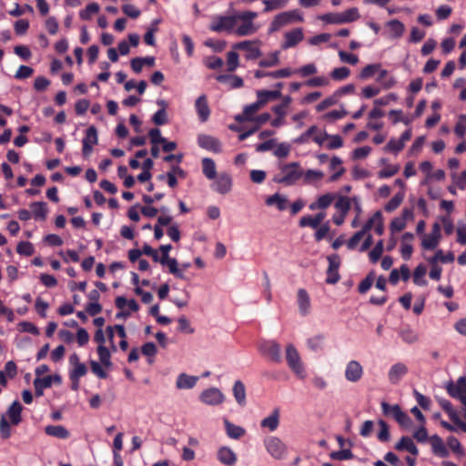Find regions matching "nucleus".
I'll return each mask as SVG.
<instances>
[{"label": "nucleus", "mask_w": 466, "mask_h": 466, "mask_svg": "<svg viewBox=\"0 0 466 466\" xmlns=\"http://www.w3.org/2000/svg\"><path fill=\"white\" fill-rule=\"evenodd\" d=\"M303 175L300 165L298 162H291L283 165L280 167V173L276 176L275 181L277 183L291 186L297 183Z\"/></svg>", "instance_id": "obj_1"}, {"label": "nucleus", "mask_w": 466, "mask_h": 466, "mask_svg": "<svg viewBox=\"0 0 466 466\" xmlns=\"http://www.w3.org/2000/svg\"><path fill=\"white\" fill-rule=\"evenodd\" d=\"M293 22H303V17L299 10H289L278 14L275 15L268 26V34L279 31L283 26H286Z\"/></svg>", "instance_id": "obj_2"}, {"label": "nucleus", "mask_w": 466, "mask_h": 466, "mask_svg": "<svg viewBox=\"0 0 466 466\" xmlns=\"http://www.w3.org/2000/svg\"><path fill=\"white\" fill-rule=\"evenodd\" d=\"M258 17V13L254 11H243L237 14V21H242V24L236 29L235 33L239 36L250 35L257 32L258 27L253 24V20Z\"/></svg>", "instance_id": "obj_3"}, {"label": "nucleus", "mask_w": 466, "mask_h": 466, "mask_svg": "<svg viewBox=\"0 0 466 466\" xmlns=\"http://www.w3.org/2000/svg\"><path fill=\"white\" fill-rule=\"evenodd\" d=\"M237 24V15H218L212 19L209 29L213 32L231 31Z\"/></svg>", "instance_id": "obj_4"}, {"label": "nucleus", "mask_w": 466, "mask_h": 466, "mask_svg": "<svg viewBox=\"0 0 466 466\" xmlns=\"http://www.w3.org/2000/svg\"><path fill=\"white\" fill-rule=\"evenodd\" d=\"M286 360L290 370L299 377L304 376V368L296 348L289 344L286 348Z\"/></svg>", "instance_id": "obj_5"}, {"label": "nucleus", "mask_w": 466, "mask_h": 466, "mask_svg": "<svg viewBox=\"0 0 466 466\" xmlns=\"http://www.w3.org/2000/svg\"><path fill=\"white\" fill-rule=\"evenodd\" d=\"M260 352L275 363L282 361L281 348L275 340H264L259 345Z\"/></svg>", "instance_id": "obj_6"}, {"label": "nucleus", "mask_w": 466, "mask_h": 466, "mask_svg": "<svg viewBox=\"0 0 466 466\" xmlns=\"http://www.w3.org/2000/svg\"><path fill=\"white\" fill-rule=\"evenodd\" d=\"M258 43V41L245 40L235 44L234 48L246 51L245 57L247 60H255L262 55Z\"/></svg>", "instance_id": "obj_7"}, {"label": "nucleus", "mask_w": 466, "mask_h": 466, "mask_svg": "<svg viewBox=\"0 0 466 466\" xmlns=\"http://www.w3.org/2000/svg\"><path fill=\"white\" fill-rule=\"evenodd\" d=\"M447 393L454 399L461 400L466 397V377H460L454 383L449 382L446 386Z\"/></svg>", "instance_id": "obj_8"}, {"label": "nucleus", "mask_w": 466, "mask_h": 466, "mask_svg": "<svg viewBox=\"0 0 466 466\" xmlns=\"http://www.w3.org/2000/svg\"><path fill=\"white\" fill-rule=\"evenodd\" d=\"M198 144L200 147L214 153H220L222 150L221 142L218 138L209 135H198Z\"/></svg>", "instance_id": "obj_9"}, {"label": "nucleus", "mask_w": 466, "mask_h": 466, "mask_svg": "<svg viewBox=\"0 0 466 466\" xmlns=\"http://www.w3.org/2000/svg\"><path fill=\"white\" fill-rule=\"evenodd\" d=\"M232 187L231 176L227 172H222L214 178L212 187L219 194H227Z\"/></svg>", "instance_id": "obj_10"}, {"label": "nucleus", "mask_w": 466, "mask_h": 466, "mask_svg": "<svg viewBox=\"0 0 466 466\" xmlns=\"http://www.w3.org/2000/svg\"><path fill=\"white\" fill-rule=\"evenodd\" d=\"M379 214H374L369 220L366 222L362 229L354 233V235L348 240L347 248L349 249H354L359 245L360 241L364 238L366 232L372 228L374 219L379 218Z\"/></svg>", "instance_id": "obj_11"}, {"label": "nucleus", "mask_w": 466, "mask_h": 466, "mask_svg": "<svg viewBox=\"0 0 466 466\" xmlns=\"http://www.w3.org/2000/svg\"><path fill=\"white\" fill-rule=\"evenodd\" d=\"M98 141L97 130L94 126H90L86 131V136L83 138V155L87 157L93 150V146L96 145Z\"/></svg>", "instance_id": "obj_12"}, {"label": "nucleus", "mask_w": 466, "mask_h": 466, "mask_svg": "<svg viewBox=\"0 0 466 466\" xmlns=\"http://www.w3.org/2000/svg\"><path fill=\"white\" fill-rule=\"evenodd\" d=\"M200 400L208 405H218L223 402L224 395L218 389L210 388L201 393Z\"/></svg>", "instance_id": "obj_13"}, {"label": "nucleus", "mask_w": 466, "mask_h": 466, "mask_svg": "<svg viewBox=\"0 0 466 466\" xmlns=\"http://www.w3.org/2000/svg\"><path fill=\"white\" fill-rule=\"evenodd\" d=\"M267 451L276 459H280L285 453V445L277 437H269L265 441Z\"/></svg>", "instance_id": "obj_14"}, {"label": "nucleus", "mask_w": 466, "mask_h": 466, "mask_svg": "<svg viewBox=\"0 0 466 466\" xmlns=\"http://www.w3.org/2000/svg\"><path fill=\"white\" fill-rule=\"evenodd\" d=\"M304 39L302 28H295L291 31L286 32L284 35V42L282 44L283 49H289L296 46Z\"/></svg>", "instance_id": "obj_15"}, {"label": "nucleus", "mask_w": 466, "mask_h": 466, "mask_svg": "<svg viewBox=\"0 0 466 466\" xmlns=\"http://www.w3.org/2000/svg\"><path fill=\"white\" fill-rule=\"evenodd\" d=\"M363 375V368L360 362L356 360H350L345 370V378L350 382L359 381Z\"/></svg>", "instance_id": "obj_16"}, {"label": "nucleus", "mask_w": 466, "mask_h": 466, "mask_svg": "<svg viewBox=\"0 0 466 466\" xmlns=\"http://www.w3.org/2000/svg\"><path fill=\"white\" fill-rule=\"evenodd\" d=\"M195 108L199 120L202 123L208 121L210 116V108L206 95H201L197 98V100L195 101Z\"/></svg>", "instance_id": "obj_17"}, {"label": "nucleus", "mask_w": 466, "mask_h": 466, "mask_svg": "<svg viewBox=\"0 0 466 466\" xmlns=\"http://www.w3.org/2000/svg\"><path fill=\"white\" fill-rule=\"evenodd\" d=\"M440 238V228L438 224H435L432 232L423 236L421 246L424 249L432 250L438 246Z\"/></svg>", "instance_id": "obj_18"}, {"label": "nucleus", "mask_w": 466, "mask_h": 466, "mask_svg": "<svg viewBox=\"0 0 466 466\" xmlns=\"http://www.w3.org/2000/svg\"><path fill=\"white\" fill-rule=\"evenodd\" d=\"M297 303L299 313L302 316H306L310 311V298L308 291L305 289H299L297 292Z\"/></svg>", "instance_id": "obj_19"}, {"label": "nucleus", "mask_w": 466, "mask_h": 466, "mask_svg": "<svg viewBox=\"0 0 466 466\" xmlns=\"http://www.w3.org/2000/svg\"><path fill=\"white\" fill-rule=\"evenodd\" d=\"M292 74H293L292 69L286 67V68H281V69H279L276 71H271V72H268V71H264V70H256L254 73V76L256 78H263V77L268 76V77L277 79V78L289 77Z\"/></svg>", "instance_id": "obj_20"}, {"label": "nucleus", "mask_w": 466, "mask_h": 466, "mask_svg": "<svg viewBox=\"0 0 466 466\" xmlns=\"http://www.w3.org/2000/svg\"><path fill=\"white\" fill-rule=\"evenodd\" d=\"M218 460L226 466H233L237 462L236 453L228 447H221L218 451Z\"/></svg>", "instance_id": "obj_21"}, {"label": "nucleus", "mask_w": 466, "mask_h": 466, "mask_svg": "<svg viewBox=\"0 0 466 466\" xmlns=\"http://www.w3.org/2000/svg\"><path fill=\"white\" fill-rule=\"evenodd\" d=\"M432 452L440 457V458H446L449 456V451L446 448L442 439L438 435H433L430 439Z\"/></svg>", "instance_id": "obj_22"}, {"label": "nucleus", "mask_w": 466, "mask_h": 466, "mask_svg": "<svg viewBox=\"0 0 466 466\" xmlns=\"http://www.w3.org/2000/svg\"><path fill=\"white\" fill-rule=\"evenodd\" d=\"M407 372L408 368L405 364L399 362L392 365L388 374L390 383L397 384Z\"/></svg>", "instance_id": "obj_23"}, {"label": "nucleus", "mask_w": 466, "mask_h": 466, "mask_svg": "<svg viewBox=\"0 0 466 466\" xmlns=\"http://www.w3.org/2000/svg\"><path fill=\"white\" fill-rule=\"evenodd\" d=\"M54 380H58V376L55 375V376H46V377H43V378H40V377H36L34 380V386H35V394L37 396H41L43 395V391L44 390L51 387L52 385V382Z\"/></svg>", "instance_id": "obj_24"}, {"label": "nucleus", "mask_w": 466, "mask_h": 466, "mask_svg": "<svg viewBox=\"0 0 466 466\" xmlns=\"http://www.w3.org/2000/svg\"><path fill=\"white\" fill-rule=\"evenodd\" d=\"M350 200L348 197L327 193L320 196L315 204H350Z\"/></svg>", "instance_id": "obj_25"}, {"label": "nucleus", "mask_w": 466, "mask_h": 466, "mask_svg": "<svg viewBox=\"0 0 466 466\" xmlns=\"http://www.w3.org/2000/svg\"><path fill=\"white\" fill-rule=\"evenodd\" d=\"M324 218L325 214L323 212H319L315 216H303L299 220V226L301 228L310 227L317 228L323 221Z\"/></svg>", "instance_id": "obj_26"}, {"label": "nucleus", "mask_w": 466, "mask_h": 466, "mask_svg": "<svg viewBox=\"0 0 466 466\" xmlns=\"http://www.w3.org/2000/svg\"><path fill=\"white\" fill-rule=\"evenodd\" d=\"M216 79L219 83H228L230 88H240L244 86L243 79L237 75H218Z\"/></svg>", "instance_id": "obj_27"}, {"label": "nucleus", "mask_w": 466, "mask_h": 466, "mask_svg": "<svg viewBox=\"0 0 466 466\" xmlns=\"http://www.w3.org/2000/svg\"><path fill=\"white\" fill-rule=\"evenodd\" d=\"M198 378L196 376H190L186 373H180L177 376L176 386L177 389H192L195 387Z\"/></svg>", "instance_id": "obj_28"}, {"label": "nucleus", "mask_w": 466, "mask_h": 466, "mask_svg": "<svg viewBox=\"0 0 466 466\" xmlns=\"http://www.w3.org/2000/svg\"><path fill=\"white\" fill-rule=\"evenodd\" d=\"M395 449L398 451H407L414 456L419 454L418 448L412 440L408 436L401 437L400 441L395 445Z\"/></svg>", "instance_id": "obj_29"}, {"label": "nucleus", "mask_w": 466, "mask_h": 466, "mask_svg": "<svg viewBox=\"0 0 466 466\" xmlns=\"http://www.w3.org/2000/svg\"><path fill=\"white\" fill-rule=\"evenodd\" d=\"M279 424V410L275 409L273 412L261 420V427L268 428L270 431H274Z\"/></svg>", "instance_id": "obj_30"}, {"label": "nucleus", "mask_w": 466, "mask_h": 466, "mask_svg": "<svg viewBox=\"0 0 466 466\" xmlns=\"http://www.w3.org/2000/svg\"><path fill=\"white\" fill-rule=\"evenodd\" d=\"M21 411L22 406L17 400L14 401L8 408L6 416L14 425H17L21 421Z\"/></svg>", "instance_id": "obj_31"}, {"label": "nucleus", "mask_w": 466, "mask_h": 466, "mask_svg": "<svg viewBox=\"0 0 466 466\" xmlns=\"http://www.w3.org/2000/svg\"><path fill=\"white\" fill-rule=\"evenodd\" d=\"M386 25L389 27L393 38H400L405 32L404 24L398 19L390 20Z\"/></svg>", "instance_id": "obj_32"}, {"label": "nucleus", "mask_w": 466, "mask_h": 466, "mask_svg": "<svg viewBox=\"0 0 466 466\" xmlns=\"http://www.w3.org/2000/svg\"><path fill=\"white\" fill-rule=\"evenodd\" d=\"M233 395L240 406H244L246 404V388L244 383L241 380H237L233 386Z\"/></svg>", "instance_id": "obj_33"}, {"label": "nucleus", "mask_w": 466, "mask_h": 466, "mask_svg": "<svg viewBox=\"0 0 466 466\" xmlns=\"http://www.w3.org/2000/svg\"><path fill=\"white\" fill-rule=\"evenodd\" d=\"M259 103L265 105L270 100H276L282 96L280 90H258L257 92Z\"/></svg>", "instance_id": "obj_34"}, {"label": "nucleus", "mask_w": 466, "mask_h": 466, "mask_svg": "<svg viewBox=\"0 0 466 466\" xmlns=\"http://www.w3.org/2000/svg\"><path fill=\"white\" fill-rule=\"evenodd\" d=\"M398 333L405 343L413 344L419 340L418 333L409 326L401 328Z\"/></svg>", "instance_id": "obj_35"}, {"label": "nucleus", "mask_w": 466, "mask_h": 466, "mask_svg": "<svg viewBox=\"0 0 466 466\" xmlns=\"http://www.w3.org/2000/svg\"><path fill=\"white\" fill-rule=\"evenodd\" d=\"M224 423L227 435L229 438L238 440L245 434V430L242 427L235 425L228 420H225Z\"/></svg>", "instance_id": "obj_36"}, {"label": "nucleus", "mask_w": 466, "mask_h": 466, "mask_svg": "<svg viewBox=\"0 0 466 466\" xmlns=\"http://www.w3.org/2000/svg\"><path fill=\"white\" fill-rule=\"evenodd\" d=\"M202 171L208 179H214L217 176L216 165L214 160L208 157L202 159Z\"/></svg>", "instance_id": "obj_37"}, {"label": "nucleus", "mask_w": 466, "mask_h": 466, "mask_svg": "<svg viewBox=\"0 0 466 466\" xmlns=\"http://www.w3.org/2000/svg\"><path fill=\"white\" fill-rule=\"evenodd\" d=\"M262 3L265 5L263 12L269 13L286 7L289 0H263Z\"/></svg>", "instance_id": "obj_38"}, {"label": "nucleus", "mask_w": 466, "mask_h": 466, "mask_svg": "<svg viewBox=\"0 0 466 466\" xmlns=\"http://www.w3.org/2000/svg\"><path fill=\"white\" fill-rule=\"evenodd\" d=\"M163 266H167L168 268L169 273L173 274L176 278L180 279H185L186 277L183 273V270L178 268L177 260L174 258H170L167 261L162 264Z\"/></svg>", "instance_id": "obj_39"}, {"label": "nucleus", "mask_w": 466, "mask_h": 466, "mask_svg": "<svg viewBox=\"0 0 466 466\" xmlns=\"http://www.w3.org/2000/svg\"><path fill=\"white\" fill-rule=\"evenodd\" d=\"M116 307L124 309L126 306L129 308L131 311H137L139 309V306L137 302L135 299H129L127 300L125 297L119 296L116 299L115 301Z\"/></svg>", "instance_id": "obj_40"}, {"label": "nucleus", "mask_w": 466, "mask_h": 466, "mask_svg": "<svg viewBox=\"0 0 466 466\" xmlns=\"http://www.w3.org/2000/svg\"><path fill=\"white\" fill-rule=\"evenodd\" d=\"M96 351L101 364L106 368L111 367L112 362L109 350L104 345H98Z\"/></svg>", "instance_id": "obj_41"}, {"label": "nucleus", "mask_w": 466, "mask_h": 466, "mask_svg": "<svg viewBox=\"0 0 466 466\" xmlns=\"http://www.w3.org/2000/svg\"><path fill=\"white\" fill-rule=\"evenodd\" d=\"M381 410L385 416H391L395 420L402 410L398 404L390 405L385 401L381 402Z\"/></svg>", "instance_id": "obj_42"}, {"label": "nucleus", "mask_w": 466, "mask_h": 466, "mask_svg": "<svg viewBox=\"0 0 466 466\" xmlns=\"http://www.w3.org/2000/svg\"><path fill=\"white\" fill-rule=\"evenodd\" d=\"M279 52L275 51L269 54L267 58H263L258 62L260 67H272L279 65Z\"/></svg>", "instance_id": "obj_43"}, {"label": "nucleus", "mask_w": 466, "mask_h": 466, "mask_svg": "<svg viewBox=\"0 0 466 466\" xmlns=\"http://www.w3.org/2000/svg\"><path fill=\"white\" fill-rule=\"evenodd\" d=\"M454 260V255L451 252L444 254L441 249L436 251L435 255L429 259L430 264H437L441 261L442 263H450Z\"/></svg>", "instance_id": "obj_44"}, {"label": "nucleus", "mask_w": 466, "mask_h": 466, "mask_svg": "<svg viewBox=\"0 0 466 466\" xmlns=\"http://www.w3.org/2000/svg\"><path fill=\"white\" fill-rule=\"evenodd\" d=\"M99 5L96 3H91L86 7L80 11L79 16L82 20H90L92 16L99 12Z\"/></svg>", "instance_id": "obj_45"}, {"label": "nucleus", "mask_w": 466, "mask_h": 466, "mask_svg": "<svg viewBox=\"0 0 466 466\" xmlns=\"http://www.w3.org/2000/svg\"><path fill=\"white\" fill-rule=\"evenodd\" d=\"M86 373V367L83 363H78L71 373V380H73V389L76 390L78 387V379Z\"/></svg>", "instance_id": "obj_46"}, {"label": "nucleus", "mask_w": 466, "mask_h": 466, "mask_svg": "<svg viewBox=\"0 0 466 466\" xmlns=\"http://www.w3.org/2000/svg\"><path fill=\"white\" fill-rule=\"evenodd\" d=\"M380 67V64H370L362 68L360 73V78L366 80L371 78Z\"/></svg>", "instance_id": "obj_47"}, {"label": "nucleus", "mask_w": 466, "mask_h": 466, "mask_svg": "<svg viewBox=\"0 0 466 466\" xmlns=\"http://www.w3.org/2000/svg\"><path fill=\"white\" fill-rule=\"evenodd\" d=\"M384 244L383 240L380 239L377 242L375 247L370 251L369 258L370 262L376 263L381 257L383 253Z\"/></svg>", "instance_id": "obj_48"}, {"label": "nucleus", "mask_w": 466, "mask_h": 466, "mask_svg": "<svg viewBox=\"0 0 466 466\" xmlns=\"http://www.w3.org/2000/svg\"><path fill=\"white\" fill-rule=\"evenodd\" d=\"M319 19L327 23V24H334L340 25L343 24L341 13H327L321 15Z\"/></svg>", "instance_id": "obj_49"}, {"label": "nucleus", "mask_w": 466, "mask_h": 466, "mask_svg": "<svg viewBox=\"0 0 466 466\" xmlns=\"http://www.w3.org/2000/svg\"><path fill=\"white\" fill-rule=\"evenodd\" d=\"M404 144L400 139L390 138L384 147L387 152L398 154L404 148Z\"/></svg>", "instance_id": "obj_50"}, {"label": "nucleus", "mask_w": 466, "mask_h": 466, "mask_svg": "<svg viewBox=\"0 0 466 466\" xmlns=\"http://www.w3.org/2000/svg\"><path fill=\"white\" fill-rule=\"evenodd\" d=\"M343 24L351 23L360 18L358 8L352 7L341 13Z\"/></svg>", "instance_id": "obj_51"}, {"label": "nucleus", "mask_w": 466, "mask_h": 466, "mask_svg": "<svg viewBox=\"0 0 466 466\" xmlns=\"http://www.w3.org/2000/svg\"><path fill=\"white\" fill-rule=\"evenodd\" d=\"M375 275L370 272L367 277L359 284L358 291L361 294L366 293L372 286L374 282Z\"/></svg>", "instance_id": "obj_52"}, {"label": "nucleus", "mask_w": 466, "mask_h": 466, "mask_svg": "<svg viewBox=\"0 0 466 466\" xmlns=\"http://www.w3.org/2000/svg\"><path fill=\"white\" fill-rule=\"evenodd\" d=\"M227 66L228 72H234L238 66V55L235 51H229L227 55Z\"/></svg>", "instance_id": "obj_53"}, {"label": "nucleus", "mask_w": 466, "mask_h": 466, "mask_svg": "<svg viewBox=\"0 0 466 466\" xmlns=\"http://www.w3.org/2000/svg\"><path fill=\"white\" fill-rule=\"evenodd\" d=\"M427 268L423 264L418 265L413 271V282L417 285H425L426 281L420 279L425 276Z\"/></svg>", "instance_id": "obj_54"}, {"label": "nucleus", "mask_w": 466, "mask_h": 466, "mask_svg": "<svg viewBox=\"0 0 466 466\" xmlns=\"http://www.w3.org/2000/svg\"><path fill=\"white\" fill-rule=\"evenodd\" d=\"M332 460L345 461L353 459L354 455L350 450H340L338 451H332L329 454Z\"/></svg>", "instance_id": "obj_55"}, {"label": "nucleus", "mask_w": 466, "mask_h": 466, "mask_svg": "<svg viewBox=\"0 0 466 466\" xmlns=\"http://www.w3.org/2000/svg\"><path fill=\"white\" fill-rule=\"evenodd\" d=\"M350 74V70L346 66L337 67L332 70L330 73V76L334 80H343L346 79Z\"/></svg>", "instance_id": "obj_56"}, {"label": "nucleus", "mask_w": 466, "mask_h": 466, "mask_svg": "<svg viewBox=\"0 0 466 466\" xmlns=\"http://www.w3.org/2000/svg\"><path fill=\"white\" fill-rule=\"evenodd\" d=\"M454 132L459 137H463L466 134V115H461L455 125Z\"/></svg>", "instance_id": "obj_57"}, {"label": "nucleus", "mask_w": 466, "mask_h": 466, "mask_svg": "<svg viewBox=\"0 0 466 466\" xmlns=\"http://www.w3.org/2000/svg\"><path fill=\"white\" fill-rule=\"evenodd\" d=\"M290 149H291L290 145L283 142L277 146L276 149L274 150V155L277 157L285 158L289 156Z\"/></svg>", "instance_id": "obj_58"}, {"label": "nucleus", "mask_w": 466, "mask_h": 466, "mask_svg": "<svg viewBox=\"0 0 466 466\" xmlns=\"http://www.w3.org/2000/svg\"><path fill=\"white\" fill-rule=\"evenodd\" d=\"M379 425L380 430L378 433V439L381 442H386L390 440V431L388 424L383 420H380Z\"/></svg>", "instance_id": "obj_59"}, {"label": "nucleus", "mask_w": 466, "mask_h": 466, "mask_svg": "<svg viewBox=\"0 0 466 466\" xmlns=\"http://www.w3.org/2000/svg\"><path fill=\"white\" fill-rule=\"evenodd\" d=\"M152 121L157 125L162 126L167 123V115L165 108L158 109L152 116Z\"/></svg>", "instance_id": "obj_60"}, {"label": "nucleus", "mask_w": 466, "mask_h": 466, "mask_svg": "<svg viewBox=\"0 0 466 466\" xmlns=\"http://www.w3.org/2000/svg\"><path fill=\"white\" fill-rule=\"evenodd\" d=\"M263 106L261 103H259V100L258 99L257 102L252 103L244 108V115L246 116L247 120H252L253 115Z\"/></svg>", "instance_id": "obj_61"}, {"label": "nucleus", "mask_w": 466, "mask_h": 466, "mask_svg": "<svg viewBox=\"0 0 466 466\" xmlns=\"http://www.w3.org/2000/svg\"><path fill=\"white\" fill-rule=\"evenodd\" d=\"M400 170L399 166L397 165H388L385 168L381 169L379 172V177L387 178L391 177L396 175Z\"/></svg>", "instance_id": "obj_62"}, {"label": "nucleus", "mask_w": 466, "mask_h": 466, "mask_svg": "<svg viewBox=\"0 0 466 466\" xmlns=\"http://www.w3.org/2000/svg\"><path fill=\"white\" fill-rule=\"evenodd\" d=\"M302 177H304L305 182L309 183L321 179L323 177V173L321 171L309 169L303 173Z\"/></svg>", "instance_id": "obj_63"}, {"label": "nucleus", "mask_w": 466, "mask_h": 466, "mask_svg": "<svg viewBox=\"0 0 466 466\" xmlns=\"http://www.w3.org/2000/svg\"><path fill=\"white\" fill-rule=\"evenodd\" d=\"M16 251L20 255L30 256L34 253V247L30 242L22 241L17 245Z\"/></svg>", "instance_id": "obj_64"}]
</instances>
